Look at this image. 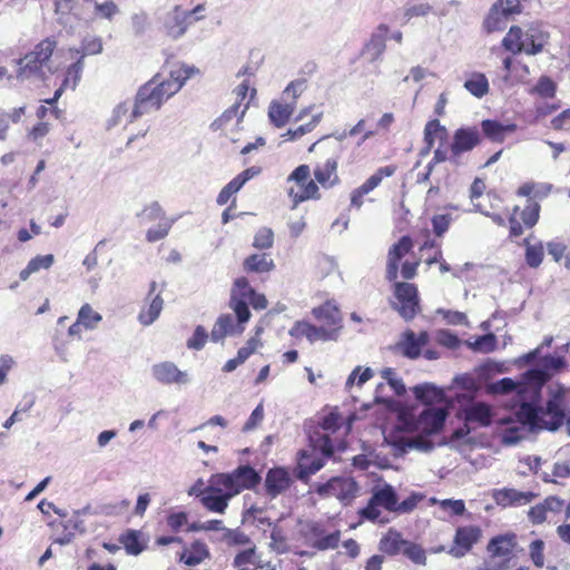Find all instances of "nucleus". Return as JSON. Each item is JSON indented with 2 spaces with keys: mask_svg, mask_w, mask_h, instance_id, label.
I'll return each mask as SVG.
<instances>
[{
  "mask_svg": "<svg viewBox=\"0 0 570 570\" xmlns=\"http://www.w3.org/2000/svg\"><path fill=\"white\" fill-rule=\"evenodd\" d=\"M549 381V374L542 370H529L522 375L521 381L503 377L489 386L493 394L515 393L520 407L517 412L518 420L532 430L556 431L566 419V395L562 390L551 393L546 406H537L542 386Z\"/></svg>",
  "mask_w": 570,
  "mask_h": 570,
  "instance_id": "nucleus-1",
  "label": "nucleus"
},
{
  "mask_svg": "<svg viewBox=\"0 0 570 570\" xmlns=\"http://www.w3.org/2000/svg\"><path fill=\"white\" fill-rule=\"evenodd\" d=\"M198 73L197 67L184 62L175 65L167 77L156 73L138 89L132 107L128 102H121L115 108L114 121L130 124L142 115L159 110L163 104L176 95L188 79Z\"/></svg>",
  "mask_w": 570,
  "mask_h": 570,
  "instance_id": "nucleus-2",
  "label": "nucleus"
},
{
  "mask_svg": "<svg viewBox=\"0 0 570 570\" xmlns=\"http://www.w3.org/2000/svg\"><path fill=\"white\" fill-rule=\"evenodd\" d=\"M413 246L412 238L409 235H404L390 247L386 257L385 279L392 283L390 305L405 322L413 321L422 313L417 285L397 281L399 263L411 253Z\"/></svg>",
  "mask_w": 570,
  "mask_h": 570,
  "instance_id": "nucleus-3",
  "label": "nucleus"
},
{
  "mask_svg": "<svg viewBox=\"0 0 570 570\" xmlns=\"http://www.w3.org/2000/svg\"><path fill=\"white\" fill-rule=\"evenodd\" d=\"M249 305L256 311H262L268 306V301L264 294L257 293L250 286L245 276L237 277L230 288L228 302L229 308L233 309L236 315L237 325L230 314L220 315L212 328V341L217 343L229 334L235 332L242 333L244 331V324L247 323L252 316Z\"/></svg>",
  "mask_w": 570,
  "mask_h": 570,
  "instance_id": "nucleus-4",
  "label": "nucleus"
},
{
  "mask_svg": "<svg viewBox=\"0 0 570 570\" xmlns=\"http://www.w3.org/2000/svg\"><path fill=\"white\" fill-rule=\"evenodd\" d=\"M446 416L448 410L444 407H428L420 413L415 421L404 420L401 428L403 431H417L420 434L413 438H405L397 433H392L386 438V441L402 452H405L407 449L431 450L433 443L428 438L442 431Z\"/></svg>",
  "mask_w": 570,
  "mask_h": 570,
  "instance_id": "nucleus-5",
  "label": "nucleus"
},
{
  "mask_svg": "<svg viewBox=\"0 0 570 570\" xmlns=\"http://www.w3.org/2000/svg\"><path fill=\"white\" fill-rule=\"evenodd\" d=\"M334 442L328 434L311 438V446L297 452L294 470L296 478L307 482L309 476L320 471L325 464L324 458L320 456L318 452L330 458L334 453Z\"/></svg>",
  "mask_w": 570,
  "mask_h": 570,
  "instance_id": "nucleus-6",
  "label": "nucleus"
},
{
  "mask_svg": "<svg viewBox=\"0 0 570 570\" xmlns=\"http://www.w3.org/2000/svg\"><path fill=\"white\" fill-rule=\"evenodd\" d=\"M548 35L539 27L531 26L524 32L519 26H511L501 40V46L512 55L524 52L529 56L540 53L546 43Z\"/></svg>",
  "mask_w": 570,
  "mask_h": 570,
  "instance_id": "nucleus-7",
  "label": "nucleus"
},
{
  "mask_svg": "<svg viewBox=\"0 0 570 570\" xmlns=\"http://www.w3.org/2000/svg\"><path fill=\"white\" fill-rule=\"evenodd\" d=\"M518 537L507 532L492 537L485 548V557L480 570H507L515 558Z\"/></svg>",
  "mask_w": 570,
  "mask_h": 570,
  "instance_id": "nucleus-8",
  "label": "nucleus"
},
{
  "mask_svg": "<svg viewBox=\"0 0 570 570\" xmlns=\"http://www.w3.org/2000/svg\"><path fill=\"white\" fill-rule=\"evenodd\" d=\"M287 183L294 186L288 187L287 196L292 202V208L307 200H320L322 193L314 178H311V168L306 164L297 166L287 177Z\"/></svg>",
  "mask_w": 570,
  "mask_h": 570,
  "instance_id": "nucleus-9",
  "label": "nucleus"
},
{
  "mask_svg": "<svg viewBox=\"0 0 570 570\" xmlns=\"http://www.w3.org/2000/svg\"><path fill=\"white\" fill-rule=\"evenodd\" d=\"M261 475L250 465H239L229 473L214 474V482L223 485L229 495L235 497L244 490H252L261 483Z\"/></svg>",
  "mask_w": 570,
  "mask_h": 570,
  "instance_id": "nucleus-10",
  "label": "nucleus"
},
{
  "mask_svg": "<svg viewBox=\"0 0 570 570\" xmlns=\"http://www.w3.org/2000/svg\"><path fill=\"white\" fill-rule=\"evenodd\" d=\"M57 48L55 37H48L38 42L35 48L19 60L18 77H30L42 71Z\"/></svg>",
  "mask_w": 570,
  "mask_h": 570,
  "instance_id": "nucleus-11",
  "label": "nucleus"
},
{
  "mask_svg": "<svg viewBox=\"0 0 570 570\" xmlns=\"http://www.w3.org/2000/svg\"><path fill=\"white\" fill-rule=\"evenodd\" d=\"M406 540L402 533L390 528L379 541V550L382 554H374L370 557L364 566V570H382L384 563V556L395 557L402 553Z\"/></svg>",
  "mask_w": 570,
  "mask_h": 570,
  "instance_id": "nucleus-12",
  "label": "nucleus"
},
{
  "mask_svg": "<svg viewBox=\"0 0 570 570\" xmlns=\"http://www.w3.org/2000/svg\"><path fill=\"white\" fill-rule=\"evenodd\" d=\"M397 171V165L390 164L379 167L368 178L350 194V208L360 210L365 203V197L377 188L383 179L392 177Z\"/></svg>",
  "mask_w": 570,
  "mask_h": 570,
  "instance_id": "nucleus-13",
  "label": "nucleus"
},
{
  "mask_svg": "<svg viewBox=\"0 0 570 570\" xmlns=\"http://www.w3.org/2000/svg\"><path fill=\"white\" fill-rule=\"evenodd\" d=\"M397 494L394 488L390 484H385L381 489L373 492L366 507H364L360 514L362 518L375 522L381 515L380 507L389 512L396 511Z\"/></svg>",
  "mask_w": 570,
  "mask_h": 570,
  "instance_id": "nucleus-14",
  "label": "nucleus"
},
{
  "mask_svg": "<svg viewBox=\"0 0 570 570\" xmlns=\"http://www.w3.org/2000/svg\"><path fill=\"white\" fill-rule=\"evenodd\" d=\"M360 487L353 478L336 476L318 484L316 492L321 497L336 498L343 504H350L357 495Z\"/></svg>",
  "mask_w": 570,
  "mask_h": 570,
  "instance_id": "nucleus-15",
  "label": "nucleus"
},
{
  "mask_svg": "<svg viewBox=\"0 0 570 570\" xmlns=\"http://www.w3.org/2000/svg\"><path fill=\"white\" fill-rule=\"evenodd\" d=\"M519 206H514L509 215V237L515 238L523 234V228H532L539 220L541 206L537 200L528 199L525 207L520 212Z\"/></svg>",
  "mask_w": 570,
  "mask_h": 570,
  "instance_id": "nucleus-16",
  "label": "nucleus"
},
{
  "mask_svg": "<svg viewBox=\"0 0 570 570\" xmlns=\"http://www.w3.org/2000/svg\"><path fill=\"white\" fill-rule=\"evenodd\" d=\"M190 495L200 499L202 504L212 512L224 513L228 507V501L233 498L229 492L225 491L223 485L214 482V474L209 479V484L205 489L196 492V487H191Z\"/></svg>",
  "mask_w": 570,
  "mask_h": 570,
  "instance_id": "nucleus-17",
  "label": "nucleus"
},
{
  "mask_svg": "<svg viewBox=\"0 0 570 570\" xmlns=\"http://www.w3.org/2000/svg\"><path fill=\"white\" fill-rule=\"evenodd\" d=\"M482 537V530L479 525H462L455 531L453 543L450 547L449 553L454 558H462L466 556L474 544H476Z\"/></svg>",
  "mask_w": 570,
  "mask_h": 570,
  "instance_id": "nucleus-18",
  "label": "nucleus"
},
{
  "mask_svg": "<svg viewBox=\"0 0 570 570\" xmlns=\"http://www.w3.org/2000/svg\"><path fill=\"white\" fill-rule=\"evenodd\" d=\"M481 141L482 134L476 126L458 128L453 134L452 142L450 145L452 157L461 158L463 154L470 153L478 147Z\"/></svg>",
  "mask_w": 570,
  "mask_h": 570,
  "instance_id": "nucleus-19",
  "label": "nucleus"
},
{
  "mask_svg": "<svg viewBox=\"0 0 570 570\" xmlns=\"http://www.w3.org/2000/svg\"><path fill=\"white\" fill-rule=\"evenodd\" d=\"M340 155L332 154L323 163H318L313 168V175L320 189H332L341 184L338 175Z\"/></svg>",
  "mask_w": 570,
  "mask_h": 570,
  "instance_id": "nucleus-20",
  "label": "nucleus"
},
{
  "mask_svg": "<svg viewBox=\"0 0 570 570\" xmlns=\"http://www.w3.org/2000/svg\"><path fill=\"white\" fill-rule=\"evenodd\" d=\"M304 535L313 548L321 551L336 549L341 540L340 530L328 533L320 522L307 523Z\"/></svg>",
  "mask_w": 570,
  "mask_h": 570,
  "instance_id": "nucleus-21",
  "label": "nucleus"
},
{
  "mask_svg": "<svg viewBox=\"0 0 570 570\" xmlns=\"http://www.w3.org/2000/svg\"><path fill=\"white\" fill-rule=\"evenodd\" d=\"M190 24L191 20H189L185 10L180 6H175L164 20L163 31L166 37L176 40L186 33Z\"/></svg>",
  "mask_w": 570,
  "mask_h": 570,
  "instance_id": "nucleus-22",
  "label": "nucleus"
},
{
  "mask_svg": "<svg viewBox=\"0 0 570 570\" xmlns=\"http://www.w3.org/2000/svg\"><path fill=\"white\" fill-rule=\"evenodd\" d=\"M156 289L157 283L151 282L148 295L138 314V321L144 326L153 324L158 318L164 307V299L160 293H156Z\"/></svg>",
  "mask_w": 570,
  "mask_h": 570,
  "instance_id": "nucleus-23",
  "label": "nucleus"
},
{
  "mask_svg": "<svg viewBox=\"0 0 570 570\" xmlns=\"http://www.w3.org/2000/svg\"><path fill=\"white\" fill-rule=\"evenodd\" d=\"M312 313L314 317L321 323V328L334 332L333 341H336L342 328V315L340 309L330 303H325L318 307L313 308Z\"/></svg>",
  "mask_w": 570,
  "mask_h": 570,
  "instance_id": "nucleus-24",
  "label": "nucleus"
},
{
  "mask_svg": "<svg viewBox=\"0 0 570 570\" xmlns=\"http://www.w3.org/2000/svg\"><path fill=\"white\" fill-rule=\"evenodd\" d=\"M289 336L296 340L303 337L307 338L311 343L316 341H332L334 340L333 331H325L320 326H315L306 321H297L288 331Z\"/></svg>",
  "mask_w": 570,
  "mask_h": 570,
  "instance_id": "nucleus-25",
  "label": "nucleus"
},
{
  "mask_svg": "<svg viewBox=\"0 0 570 570\" xmlns=\"http://www.w3.org/2000/svg\"><path fill=\"white\" fill-rule=\"evenodd\" d=\"M292 479L289 472L282 466L269 469L265 476V492L274 499L289 489Z\"/></svg>",
  "mask_w": 570,
  "mask_h": 570,
  "instance_id": "nucleus-26",
  "label": "nucleus"
},
{
  "mask_svg": "<svg viewBox=\"0 0 570 570\" xmlns=\"http://www.w3.org/2000/svg\"><path fill=\"white\" fill-rule=\"evenodd\" d=\"M233 564L237 570H275V566L271 561L263 560L255 548L239 551Z\"/></svg>",
  "mask_w": 570,
  "mask_h": 570,
  "instance_id": "nucleus-27",
  "label": "nucleus"
},
{
  "mask_svg": "<svg viewBox=\"0 0 570 570\" xmlns=\"http://www.w3.org/2000/svg\"><path fill=\"white\" fill-rule=\"evenodd\" d=\"M248 91H249V81L248 80H244L242 83H239L236 87V89H235V94L237 97L236 102L232 107H229L227 110H225L223 112V115L212 124V127L214 129L220 128L225 122H227L234 118L240 119L244 116L245 110L248 108L249 101L245 104L240 114H239V108H240L243 101L246 99Z\"/></svg>",
  "mask_w": 570,
  "mask_h": 570,
  "instance_id": "nucleus-28",
  "label": "nucleus"
},
{
  "mask_svg": "<svg viewBox=\"0 0 570 570\" xmlns=\"http://www.w3.org/2000/svg\"><path fill=\"white\" fill-rule=\"evenodd\" d=\"M154 377L161 384H186L188 382V374L180 371L173 362L166 361L153 366Z\"/></svg>",
  "mask_w": 570,
  "mask_h": 570,
  "instance_id": "nucleus-29",
  "label": "nucleus"
},
{
  "mask_svg": "<svg viewBox=\"0 0 570 570\" xmlns=\"http://www.w3.org/2000/svg\"><path fill=\"white\" fill-rule=\"evenodd\" d=\"M429 334L425 331L415 334L412 330L403 333L399 347L402 354L411 360H415L421 355L422 348L429 343Z\"/></svg>",
  "mask_w": 570,
  "mask_h": 570,
  "instance_id": "nucleus-30",
  "label": "nucleus"
},
{
  "mask_svg": "<svg viewBox=\"0 0 570 570\" xmlns=\"http://www.w3.org/2000/svg\"><path fill=\"white\" fill-rule=\"evenodd\" d=\"M482 138L485 137L492 142L502 144L507 136L517 130L515 124L503 125L499 120L484 119L481 121Z\"/></svg>",
  "mask_w": 570,
  "mask_h": 570,
  "instance_id": "nucleus-31",
  "label": "nucleus"
},
{
  "mask_svg": "<svg viewBox=\"0 0 570 570\" xmlns=\"http://www.w3.org/2000/svg\"><path fill=\"white\" fill-rule=\"evenodd\" d=\"M276 265L271 254L255 253L247 256L243 262V269L247 274H268Z\"/></svg>",
  "mask_w": 570,
  "mask_h": 570,
  "instance_id": "nucleus-32",
  "label": "nucleus"
},
{
  "mask_svg": "<svg viewBox=\"0 0 570 570\" xmlns=\"http://www.w3.org/2000/svg\"><path fill=\"white\" fill-rule=\"evenodd\" d=\"M535 498L531 491H519L515 489H501L494 493V500L502 507H519L530 503Z\"/></svg>",
  "mask_w": 570,
  "mask_h": 570,
  "instance_id": "nucleus-33",
  "label": "nucleus"
},
{
  "mask_svg": "<svg viewBox=\"0 0 570 570\" xmlns=\"http://www.w3.org/2000/svg\"><path fill=\"white\" fill-rule=\"evenodd\" d=\"M511 19L513 18L494 2L483 19L482 29L488 35L502 31Z\"/></svg>",
  "mask_w": 570,
  "mask_h": 570,
  "instance_id": "nucleus-34",
  "label": "nucleus"
},
{
  "mask_svg": "<svg viewBox=\"0 0 570 570\" xmlns=\"http://www.w3.org/2000/svg\"><path fill=\"white\" fill-rule=\"evenodd\" d=\"M390 31V28L385 23H381L375 32L372 33L370 40L366 42L364 47V52L370 56L371 61L377 60L386 48V36Z\"/></svg>",
  "mask_w": 570,
  "mask_h": 570,
  "instance_id": "nucleus-35",
  "label": "nucleus"
},
{
  "mask_svg": "<svg viewBox=\"0 0 570 570\" xmlns=\"http://www.w3.org/2000/svg\"><path fill=\"white\" fill-rule=\"evenodd\" d=\"M463 419L466 423L489 426L492 423V410L490 405L476 402L463 409Z\"/></svg>",
  "mask_w": 570,
  "mask_h": 570,
  "instance_id": "nucleus-36",
  "label": "nucleus"
},
{
  "mask_svg": "<svg viewBox=\"0 0 570 570\" xmlns=\"http://www.w3.org/2000/svg\"><path fill=\"white\" fill-rule=\"evenodd\" d=\"M294 110V101H273L268 108V117L275 127L282 128L288 122Z\"/></svg>",
  "mask_w": 570,
  "mask_h": 570,
  "instance_id": "nucleus-37",
  "label": "nucleus"
},
{
  "mask_svg": "<svg viewBox=\"0 0 570 570\" xmlns=\"http://www.w3.org/2000/svg\"><path fill=\"white\" fill-rule=\"evenodd\" d=\"M209 558V550L206 543L196 540L189 548H185L179 554V561L187 566H197Z\"/></svg>",
  "mask_w": 570,
  "mask_h": 570,
  "instance_id": "nucleus-38",
  "label": "nucleus"
},
{
  "mask_svg": "<svg viewBox=\"0 0 570 570\" xmlns=\"http://www.w3.org/2000/svg\"><path fill=\"white\" fill-rule=\"evenodd\" d=\"M552 190V185L550 184H539L533 181H528L522 184L517 189V195L519 197H528V199H544L550 195Z\"/></svg>",
  "mask_w": 570,
  "mask_h": 570,
  "instance_id": "nucleus-39",
  "label": "nucleus"
},
{
  "mask_svg": "<svg viewBox=\"0 0 570 570\" xmlns=\"http://www.w3.org/2000/svg\"><path fill=\"white\" fill-rule=\"evenodd\" d=\"M552 190V185L550 184H539L533 181H528L522 184L517 189V195L519 197H528V199H544L550 195Z\"/></svg>",
  "mask_w": 570,
  "mask_h": 570,
  "instance_id": "nucleus-40",
  "label": "nucleus"
},
{
  "mask_svg": "<svg viewBox=\"0 0 570 570\" xmlns=\"http://www.w3.org/2000/svg\"><path fill=\"white\" fill-rule=\"evenodd\" d=\"M415 397L426 405L444 401V392L430 384L417 385L413 390Z\"/></svg>",
  "mask_w": 570,
  "mask_h": 570,
  "instance_id": "nucleus-41",
  "label": "nucleus"
},
{
  "mask_svg": "<svg viewBox=\"0 0 570 570\" xmlns=\"http://www.w3.org/2000/svg\"><path fill=\"white\" fill-rule=\"evenodd\" d=\"M53 262L55 257L52 254L38 255L29 261L28 265L20 272L19 276L22 281H26L31 274L40 269L50 268Z\"/></svg>",
  "mask_w": 570,
  "mask_h": 570,
  "instance_id": "nucleus-42",
  "label": "nucleus"
},
{
  "mask_svg": "<svg viewBox=\"0 0 570 570\" xmlns=\"http://www.w3.org/2000/svg\"><path fill=\"white\" fill-rule=\"evenodd\" d=\"M464 88L476 98H482L489 92V81L484 73L474 72L465 80Z\"/></svg>",
  "mask_w": 570,
  "mask_h": 570,
  "instance_id": "nucleus-43",
  "label": "nucleus"
},
{
  "mask_svg": "<svg viewBox=\"0 0 570 570\" xmlns=\"http://www.w3.org/2000/svg\"><path fill=\"white\" fill-rule=\"evenodd\" d=\"M82 70H83V61H82V57H80L75 63L70 65L67 68L66 72H65V78L59 88L62 89L63 91L67 89L73 90L81 79Z\"/></svg>",
  "mask_w": 570,
  "mask_h": 570,
  "instance_id": "nucleus-44",
  "label": "nucleus"
},
{
  "mask_svg": "<svg viewBox=\"0 0 570 570\" xmlns=\"http://www.w3.org/2000/svg\"><path fill=\"white\" fill-rule=\"evenodd\" d=\"M436 137L445 140L448 137V130L441 125L439 119L429 120L424 127V142L429 148L434 145Z\"/></svg>",
  "mask_w": 570,
  "mask_h": 570,
  "instance_id": "nucleus-45",
  "label": "nucleus"
},
{
  "mask_svg": "<svg viewBox=\"0 0 570 570\" xmlns=\"http://www.w3.org/2000/svg\"><path fill=\"white\" fill-rule=\"evenodd\" d=\"M468 346L474 352L491 353L498 346V338L493 333H488L469 341Z\"/></svg>",
  "mask_w": 570,
  "mask_h": 570,
  "instance_id": "nucleus-46",
  "label": "nucleus"
},
{
  "mask_svg": "<svg viewBox=\"0 0 570 570\" xmlns=\"http://www.w3.org/2000/svg\"><path fill=\"white\" fill-rule=\"evenodd\" d=\"M342 415L338 413V411L333 410L325 414L320 422V426L323 430V433H316L314 438L325 434H328V436L331 438V434H334L342 426Z\"/></svg>",
  "mask_w": 570,
  "mask_h": 570,
  "instance_id": "nucleus-47",
  "label": "nucleus"
},
{
  "mask_svg": "<svg viewBox=\"0 0 570 570\" xmlns=\"http://www.w3.org/2000/svg\"><path fill=\"white\" fill-rule=\"evenodd\" d=\"M77 318L85 328L94 330L101 322L102 316L96 312L90 304L86 303L80 307Z\"/></svg>",
  "mask_w": 570,
  "mask_h": 570,
  "instance_id": "nucleus-48",
  "label": "nucleus"
},
{
  "mask_svg": "<svg viewBox=\"0 0 570 570\" xmlns=\"http://www.w3.org/2000/svg\"><path fill=\"white\" fill-rule=\"evenodd\" d=\"M543 257H544V247H543L542 243L531 245L525 239L524 258H525L527 265L531 268H537L541 265Z\"/></svg>",
  "mask_w": 570,
  "mask_h": 570,
  "instance_id": "nucleus-49",
  "label": "nucleus"
},
{
  "mask_svg": "<svg viewBox=\"0 0 570 570\" xmlns=\"http://www.w3.org/2000/svg\"><path fill=\"white\" fill-rule=\"evenodd\" d=\"M322 119V112L316 114L312 117V119L304 124L299 125L298 127L294 129H288L287 132L284 135L286 137V140H296L303 137L304 135L313 131L316 126L321 122Z\"/></svg>",
  "mask_w": 570,
  "mask_h": 570,
  "instance_id": "nucleus-50",
  "label": "nucleus"
},
{
  "mask_svg": "<svg viewBox=\"0 0 570 570\" xmlns=\"http://www.w3.org/2000/svg\"><path fill=\"white\" fill-rule=\"evenodd\" d=\"M120 542L124 544L126 551L129 554L137 556L144 550V547L139 540V532L135 530H128L126 533H124L120 537Z\"/></svg>",
  "mask_w": 570,
  "mask_h": 570,
  "instance_id": "nucleus-51",
  "label": "nucleus"
},
{
  "mask_svg": "<svg viewBox=\"0 0 570 570\" xmlns=\"http://www.w3.org/2000/svg\"><path fill=\"white\" fill-rule=\"evenodd\" d=\"M259 168L249 167L233 178L226 186L229 191L235 195L249 179L259 174Z\"/></svg>",
  "mask_w": 570,
  "mask_h": 570,
  "instance_id": "nucleus-52",
  "label": "nucleus"
},
{
  "mask_svg": "<svg viewBox=\"0 0 570 570\" xmlns=\"http://www.w3.org/2000/svg\"><path fill=\"white\" fill-rule=\"evenodd\" d=\"M259 168L249 167L233 178L226 186L229 191L235 195L249 179L259 174Z\"/></svg>",
  "mask_w": 570,
  "mask_h": 570,
  "instance_id": "nucleus-53",
  "label": "nucleus"
},
{
  "mask_svg": "<svg viewBox=\"0 0 570 570\" xmlns=\"http://www.w3.org/2000/svg\"><path fill=\"white\" fill-rule=\"evenodd\" d=\"M86 3H95V14L99 18L111 20L118 12V6L112 0L98 3L95 0H83Z\"/></svg>",
  "mask_w": 570,
  "mask_h": 570,
  "instance_id": "nucleus-54",
  "label": "nucleus"
},
{
  "mask_svg": "<svg viewBox=\"0 0 570 570\" xmlns=\"http://www.w3.org/2000/svg\"><path fill=\"white\" fill-rule=\"evenodd\" d=\"M271 548L278 554L286 553L289 550L287 537L279 527H274L271 531Z\"/></svg>",
  "mask_w": 570,
  "mask_h": 570,
  "instance_id": "nucleus-55",
  "label": "nucleus"
},
{
  "mask_svg": "<svg viewBox=\"0 0 570 570\" xmlns=\"http://www.w3.org/2000/svg\"><path fill=\"white\" fill-rule=\"evenodd\" d=\"M402 553L416 564H425L426 562V554L424 549L414 542L406 540Z\"/></svg>",
  "mask_w": 570,
  "mask_h": 570,
  "instance_id": "nucleus-56",
  "label": "nucleus"
},
{
  "mask_svg": "<svg viewBox=\"0 0 570 570\" xmlns=\"http://www.w3.org/2000/svg\"><path fill=\"white\" fill-rule=\"evenodd\" d=\"M274 245V233L268 227L257 230L254 236L253 246L257 249H268Z\"/></svg>",
  "mask_w": 570,
  "mask_h": 570,
  "instance_id": "nucleus-57",
  "label": "nucleus"
},
{
  "mask_svg": "<svg viewBox=\"0 0 570 570\" xmlns=\"http://www.w3.org/2000/svg\"><path fill=\"white\" fill-rule=\"evenodd\" d=\"M544 541L541 539L533 540L529 544V557L537 568H543L544 566Z\"/></svg>",
  "mask_w": 570,
  "mask_h": 570,
  "instance_id": "nucleus-58",
  "label": "nucleus"
},
{
  "mask_svg": "<svg viewBox=\"0 0 570 570\" xmlns=\"http://www.w3.org/2000/svg\"><path fill=\"white\" fill-rule=\"evenodd\" d=\"M167 528L171 532H179L188 524V515L186 512H170L166 518Z\"/></svg>",
  "mask_w": 570,
  "mask_h": 570,
  "instance_id": "nucleus-59",
  "label": "nucleus"
},
{
  "mask_svg": "<svg viewBox=\"0 0 570 570\" xmlns=\"http://www.w3.org/2000/svg\"><path fill=\"white\" fill-rule=\"evenodd\" d=\"M425 495L419 492H412L406 499L401 502H396V511L397 513H410L420 502L424 500Z\"/></svg>",
  "mask_w": 570,
  "mask_h": 570,
  "instance_id": "nucleus-60",
  "label": "nucleus"
},
{
  "mask_svg": "<svg viewBox=\"0 0 570 570\" xmlns=\"http://www.w3.org/2000/svg\"><path fill=\"white\" fill-rule=\"evenodd\" d=\"M556 90H557V86H556L554 81L547 76L541 77L538 80L535 87L533 88V92L538 94L539 96H541L543 98L554 97Z\"/></svg>",
  "mask_w": 570,
  "mask_h": 570,
  "instance_id": "nucleus-61",
  "label": "nucleus"
},
{
  "mask_svg": "<svg viewBox=\"0 0 570 570\" xmlns=\"http://www.w3.org/2000/svg\"><path fill=\"white\" fill-rule=\"evenodd\" d=\"M382 377L387 382V384L393 390L394 394L401 396L405 393V386L401 379L395 376V372L391 367H386L382 371Z\"/></svg>",
  "mask_w": 570,
  "mask_h": 570,
  "instance_id": "nucleus-62",
  "label": "nucleus"
},
{
  "mask_svg": "<svg viewBox=\"0 0 570 570\" xmlns=\"http://www.w3.org/2000/svg\"><path fill=\"white\" fill-rule=\"evenodd\" d=\"M452 222L450 214H438L431 219L433 233L438 237H442L449 229Z\"/></svg>",
  "mask_w": 570,
  "mask_h": 570,
  "instance_id": "nucleus-63",
  "label": "nucleus"
},
{
  "mask_svg": "<svg viewBox=\"0 0 570 570\" xmlns=\"http://www.w3.org/2000/svg\"><path fill=\"white\" fill-rule=\"evenodd\" d=\"M207 340H208V333H207L206 328L202 325H198L195 328L193 336L190 338H188L187 347L190 350L199 351L205 346Z\"/></svg>",
  "mask_w": 570,
  "mask_h": 570,
  "instance_id": "nucleus-64",
  "label": "nucleus"
}]
</instances>
